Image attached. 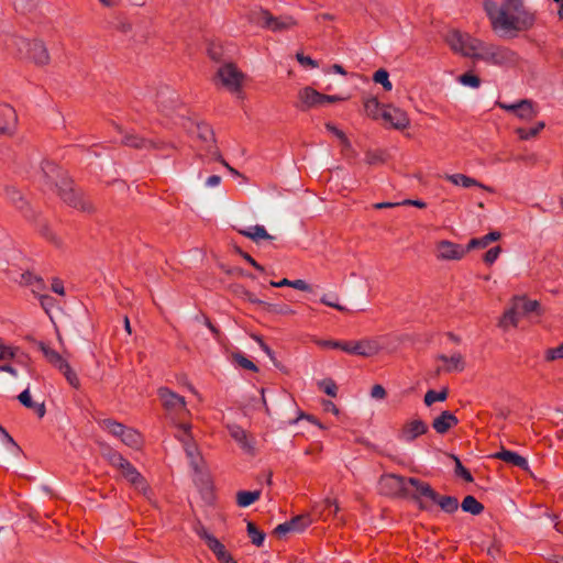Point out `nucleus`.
Returning a JSON list of instances; mask_svg holds the SVG:
<instances>
[{
  "label": "nucleus",
  "mask_w": 563,
  "mask_h": 563,
  "mask_svg": "<svg viewBox=\"0 0 563 563\" xmlns=\"http://www.w3.org/2000/svg\"><path fill=\"white\" fill-rule=\"evenodd\" d=\"M42 172L45 177V184L49 188H55L58 197L67 206L88 214L97 211L93 202L80 189L75 187L74 181L62 167L46 161L42 164Z\"/></svg>",
  "instance_id": "obj_1"
},
{
  "label": "nucleus",
  "mask_w": 563,
  "mask_h": 563,
  "mask_svg": "<svg viewBox=\"0 0 563 563\" xmlns=\"http://www.w3.org/2000/svg\"><path fill=\"white\" fill-rule=\"evenodd\" d=\"M423 483V481L416 477L386 473L379 477L378 489L384 496L401 499L410 498L418 504L420 510H430V505L420 498V486Z\"/></svg>",
  "instance_id": "obj_2"
},
{
  "label": "nucleus",
  "mask_w": 563,
  "mask_h": 563,
  "mask_svg": "<svg viewBox=\"0 0 563 563\" xmlns=\"http://www.w3.org/2000/svg\"><path fill=\"white\" fill-rule=\"evenodd\" d=\"M104 457L137 492L150 497L152 490L147 481L120 452L109 449Z\"/></svg>",
  "instance_id": "obj_3"
},
{
  "label": "nucleus",
  "mask_w": 563,
  "mask_h": 563,
  "mask_svg": "<svg viewBox=\"0 0 563 563\" xmlns=\"http://www.w3.org/2000/svg\"><path fill=\"white\" fill-rule=\"evenodd\" d=\"M536 23V14L533 12H521V14L510 13L505 8H500L497 16L493 19V27H500L506 31H528Z\"/></svg>",
  "instance_id": "obj_4"
},
{
  "label": "nucleus",
  "mask_w": 563,
  "mask_h": 563,
  "mask_svg": "<svg viewBox=\"0 0 563 563\" xmlns=\"http://www.w3.org/2000/svg\"><path fill=\"white\" fill-rule=\"evenodd\" d=\"M475 58L493 65L506 66L515 64L517 62L518 55L509 47L495 44H484L481 42Z\"/></svg>",
  "instance_id": "obj_5"
},
{
  "label": "nucleus",
  "mask_w": 563,
  "mask_h": 563,
  "mask_svg": "<svg viewBox=\"0 0 563 563\" xmlns=\"http://www.w3.org/2000/svg\"><path fill=\"white\" fill-rule=\"evenodd\" d=\"M37 346L42 351L46 361L64 375V377L71 387L78 389L80 387V380L76 372L73 371V368L70 367L68 361L60 353L49 347L43 341H40L37 343Z\"/></svg>",
  "instance_id": "obj_6"
},
{
  "label": "nucleus",
  "mask_w": 563,
  "mask_h": 563,
  "mask_svg": "<svg viewBox=\"0 0 563 563\" xmlns=\"http://www.w3.org/2000/svg\"><path fill=\"white\" fill-rule=\"evenodd\" d=\"M444 40L453 52L472 58L476 57L481 44L478 40L472 37L467 33H462L459 30H450Z\"/></svg>",
  "instance_id": "obj_7"
},
{
  "label": "nucleus",
  "mask_w": 563,
  "mask_h": 563,
  "mask_svg": "<svg viewBox=\"0 0 563 563\" xmlns=\"http://www.w3.org/2000/svg\"><path fill=\"white\" fill-rule=\"evenodd\" d=\"M244 74L234 63H223L217 70L214 80L232 93H240L244 80Z\"/></svg>",
  "instance_id": "obj_8"
},
{
  "label": "nucleus",
  "mask_w": 563,
  "mask_h": 563,
  "mask_svg": "<svg viewBox=\"0 0 563 563\" xmlns=\"http://www.w3.org/2000/svg\"><path fill=\"white\" fill-rule=\"evenodd\" d=\"M379 336L365 338L358 341H343L342 351L356 356L372 357L377 355L383 345Z\"/></svg>",
  "instance_id": "obj_9"
},
{
  "label": "nucleus",
  "mask_w": 563,
  "mask_h": 563,
  "mask_svg": "<svg viewBox=\"0 0 563 563\" xmlns=\"http://www.w3.org/2000/svg\"><path fill=\"white\" fill-rule=\"evenodd\" d=\"M4 200L14 207L27 221H35L36 211L32 208L23 192L15 186H5L3 189Z\"/></svg>",
  "instance_id": "obj_10"
},
{
  "label": "nucleus",
  "mask_w": 563,
  "mask_h": 563,
  "mask_svg": "<svg viewBox=\"0 0 563 563\" xmlns=\"http://www.w3.org/2000/svg\"><path fill=\"white\" fill-rule=\"evenodd\" d=\"M420 498L427 501L430 507L432 505H439L441 509L448 514H452L459 508V500L456 497L442 496L438 494L427 482L420 486Z\"/></svg>",
  "instance_id": "obj_11"
},
{
  "label": "nucleus",
  "mask_w": 563,
  "mask_h": 563,
  "mask_svg": "<svg viewBox=\"0 0 563 563\" xmlns=\"http://www.w3.org/2000/svg\"><path fill=\"white\" fill-rule=\"evenodd\" d=\"M258 14L257 23L272 32L287 31L297 25V21L290 15L274 16L266 9H262Z\"/></svg>",
  "instance_id": "obj_12"
},
{
  "label": "nucleus",
  "mask_w": 563,
  "mask_h": 563,
  "mask_svg": "<svg viewBox=\"0 0 563 563\" xmlns=\"http://www.w3.org/2000/svg\"><path fill=\"white\" fill-rule=\"evenodd\" d=\"M158 397L162 401L163 407L170 415L183 416L187 413L185 398L172 391L169 388L161 387L158 389Z\"/></svg>",
  "instance_id": "obj_13"
},
{
  "label": "nucleus",
  "mask_w": 563,
  "mask_h": 563,
  "mask_svg": "<svg viewBox=\"0 0 563 563\" xmlns=\"http://www.w3.org/2000/svg\"><path fill=\"white\" fill-rule=\"evenodd\" d=\"M496 104L500 109L514 113L516 117L523 121H532L538 115V109L536 108L534 102L530 99H522L512 104L497 101Z\"/></svg>",
  "instance_id": "obj_14"
},
{
  "label": "nucleus",
  "mask_w": 563,
  "mask_h": 563,
  "mask_svg": "<svg viewBox=\"0 0 563 563\" xmlns=\"http://www.w3.org/2000/svg\"><path fill=\"white\" fill-rule=\"evenodd\" d=\"M380 120L385 125L396 130H404L410 124L408 114L404 110L393 106H384Z\"/></svg>",
  "instance_id": "obj_15"
},
{
  "label": "nucleus",
  "mask_w": 563,
  "mask_h": 563,
  "mask_svg": "<svg viewBox=\"0 0 563 563\" xmlns=\"http://www.w3.org/2000/svg\"><path fill=\"white\" fill-rule=\"evenodd\" d=\"M27 48L29 57L38 66H45L49 63L51 56L45 43L42 40L34 38L31 41L21 40Z\"/></svg>",
  "instance_id": "obj_16"
},
{
  "label": "nucleus",
  "mask_w": 563,
  "mask_h": 563,
  "mask_svg": "<svg viewBox=\"0 0 563 563\" xmlns=\"http://www.w3.org/2000/svg\"><path fill=\"white\" fill-rule=\"evenodd\" d=\"M437 250L438 258L444 261H460L467 254V250L463 245L448 240L438 242Z\"/></svg>",
  "instance_id": "obj_17"
},
{
  "label": "nucleus",
  "mask_w": 563,
  "mask_h": 563,
  "mask_svg": "<svg viewBox=\"0 0 563 563\" xmlns=\"http://www.w3.org/2000/svg\"><path fill=\"white\" fill-rule=\"evenodd\" d=\"M18 126V114L15 109L8 104H0V134L13 135Z\"/></svg>",
  "instance_id": "obj_18"
},
{
  "label": "nucleus",
  "mask_w": 563,
  "mask_h": 563,
  "mask_svg": "<svg viewBox=\"0 0 563 563\" xmlns=\"http://www.w3.org/2000/svg\"><path fill=\"white\" fill-rule=\"evenodd\" d=\"M122 144L135 150H164L166 148V143L162 141H154L144 139L134 133H126L122 139Z\"/></svg>",
  "instance_id": "obj_19"
},
{
  "label": "nucleus",
  "mask_w": 563,
  "mask_h": 563,
  "mask_svg": "<svg viewBox=\"0 0 563 563\" xmlns=\"http://www.w3.org/2000/svg\"><path fill=\"white\" fill-rule=\"evenodd\" d=\"M228 431L230 437L240 445V448L249 453L254 454V438L242 427L238 424H228Z\"/></svg>",
  "instance_id": "obj_20"
},
{
  "label": "nucleus",
  "mask_w": 563,
  "mask_h": 563,
  "mask_svg": "<svg viewBox=\"0 0 563 563\" xmlns=\"http://www.w3.org/2000/svg\"><path fill=\"white\" fill-rule=\"evenodd\" d=\"M428 432V426L420 419L406 422L399 433V438L406 442H412L418 437Z\"/></svg>",
  "instance_id": "obj_21"
},
{
  "label": "nucleus",
  "mask_w": 563,
  "mask_h": 563,
  "mask_svg": "<svg viewBox=\"0 0 563 563\" xmlns=\"http://www.w3.org/2000/svg\"><path fill=\"white\" fill-rule=\"evenodd\" d=\"M457 424V417L453 412L448 410L442 411L432 421V428L439 434L448 433L452 428L456 427Z\"/></svg>",
  "instance_id": "obj_22"
},
{
  "label": "nucleus",
  "mask_w": 563,
  "mask_h": 563,
  "mask_svg": "<svg viewBox=\"0 0 563 563\" xmlns=\"http://www.w3.org/2000/svg\"><path fill=\"white\" fill-rule=\"evenodd\" d=\"M298 98L300 100V104L297 107L300 110H307L309 108L322 104V98L324 97L323 93L317 91L316 89L311 87H305L299 91Z\"/></svg>",
  "instance_id": "obj_23"
},
{
  "label": "nucleus",
  "mask_w": 563,
  "mask_h": 563,
  "mask_svg": "<svg viewBox=\"0 0 563 563\" xmlns=\"http://www.w3.org/2000/svg\"><path fill=\"white\" fill-rule=\"evenodd\" d=\"M494 457L500 460L507 464L517 466L523 471L529 470V464L526 457L521 456L517 452L501 449L499 452L494 454Z\"/></svg>",
  "instance_id": "obj_24"
},
{
  "label": "nucleus",
  "mask_w": 563,
  "mask_h": 563,
  "mask_svg": "<svg viewBox=\"0 0 563 563\" xmlns=\"http://www.w3.org/2000/svg\"><path fill=\"white\" fill-rule=\"evenodd\" d=\"M519 323V305L514 303L511 308L505 310L498 321V327L507 331L509 327L516 328Z\"/></svg>",
  "instance_id": "obj_25"
},
{
  "label": "nucleus",
  "mask_w": 563,
  "mask_h": 563,
  "mask_svg": "<svg viewBox=\"0 0 563 563\" xmlns=\"http://www.w3.org/2000/svg\"><path fill=\"white\" fill-rule=\"evenodd\" d=\"M446 179L450 183H452L453 185H455V186H461V187H464V188L479 187V188H483L485 190L490 191V188H488L487 186L481 184L475 178H472V177H470L467 175H464V174L448 175Z\"/></svg>",
  "instance_id": "obj_26"
},
{
  "label": "nucleus",
  "mask_w": 563,
  "mask_h": 563,
  "mask_svg": "<svg viewBox=\"0 0 563 563\" xmlns=\"http://www.w3.org/2000/svg\"><path fill=\"white\" fill-rule=\"evenodd\" d=\"M120 440L128 446L134 449V450H139L142 448L143 445V437L142 434L133 429V428H130V427H125V429L123 430L122 432V435L120 438Z\"/></svg>",
  "instance_id": "obj_27"
},
{
  "label": "nucleus",
  "mask_w": 563,
  "mask_h": 563,
  "mask_svg": "<svg viewBox=\"0 0 563 563\" xmlns=\"http://www.w3.org/2000/svg\"><path fill=\"white\" fill-rule=\"evenodd\" d=\"M21 284L30 286L34 295H40L43 290L46 289L44 279L30 272H25L21 275Z\"/></svg>",
  "instance_id": "obj_28"
},
{
  "label": "nucleus",
  "mask_w": 563,
  "mask_h": 563,
  "mask_svg": "<svg viewBox=\"0 0 563 563\" xmlns=\"http://www.w3.org/2000/svg\"><path fill=\"white\" fill-rule=\"evenodd\" d=\"M514 303L519 305V312H521L523 314H529V313L534 312L538 316H541L543 313L541 310V305L538 300H531V299H528L527 297L522 296V297H515Z\"/></svg>",
  "instance_id": "obj_29"
},
{
  "label": "nucleus",
  "mask_w": 563,
  "mask_h": 563,
  "mask_svg": "<svg viewBox=\"0 0 563 563\" xmlns=\"http://www.w3.org/2000/svg\"><path fill=\"white\" fill-rule=\"evenodd\" d=\"M438 360L448 364L444 367V371L448 373L453 372V371L462 372L465 367L463 356L460 353H455L452 356H446L444 354H440L438 356Z\"/></svg>",
  "instance_id": "obj_30"
},
{
  "label": "nucleus",
  "mask_w": 563,
  "mask_h": 563,
  "mask_svg": "<svg viewBox=\"0 0 563 563\" xmlns=\"http://www.w3.org/2000/svg\"><path fill=\"white\" fill-rule=\"evenodd\" d=\"M19 401L26 408L33 409L38 418H43L46 409L44 404H36L32 400L29 389L23 390L18 396Z\"/></svg>",
  "instance_id": "obj_31"
},
{
  "label": "nucleus",
  "mask_w": 563,
  "mask_h": 563,
  "mask_svg": "<svg viewBox=\"0 0 563 563\" xmlns=\"http://www.w3.org/2000/svg\"><path fill=\"white\" fill-rule=\"evenodd\" d=\"M197 533L206 542L207 547L214 553V555L225 548L214 536L209 533L206 528L200 527L197 529Z\"/></svg>",
  "instance_id": "obj_32"
},
{
  "label": "nucleus",
  "mask_w": 563,
  "mask_h": 563,
  "mask_svg": "<svg viewBox=\"0 0 563 563\" xmlns=\"http://www.w3.org/2000/svg\"><path fill=\"white\" fill-rule=\"evenodd\" d=\"M239 233L243 236H246L255 242L261 239L272 240L273 236L267 233L266 229L263 225L256 224L247 230H239Z\"/></svg>",
  "instance_id": "obj_33"
},
{
  "label": "nucleus",
  "mask_w": 563,
  "mask_h": 563,
  "mask_svg": "<svg viewBox=\"0 0 563 563\" xmlns=\"http://www.w3.org/2000/svg\"><path fill=\"white\" fill-rule=\"evenodd\" d=\"M261 497V490H240L236 493V504L240 507H249Z\"/></svg>",
  "instance_id": "obj_34"
},
{
  "label": "nucleus",
  "mask_w": 563,
  "mask_h": 563,
  "mask_svg": "<svg viewBox=\"0 0 563 563\" xmlns=\"http://www.w3.org/2000/svg\"><path fill=\"white\" fill-rule=\"evenodd\" d=\"M364 109L369 118L380 120L384 106L379 103L377 98H368L364 101Z\"/></svg>",
  "instance_id": "obj_35"
},
{
  "label": "nucleus",
  "mask_w": 563,
  "mask_h": 563,
  "mask_svg": "<svg viewBox=\"0 0 563 563\" xmlns=\"http://www.w3.org/2000/svg\"><path fill=\"white\" fill-rule=\"evenodd\" d=\"M461 507L463 511L470 512L475 516L482 514L484 510V505L472 495H467L464 497Z\"/></svg>",
  "instance_id": "obj_36"
},
{
  "label": "nucleus",
  "mask_w": 563,
  "mask_h": 563,
  "mask_svg": "<svg viewBox=\"0 0 563 563\" xmlns=\"http://www.w3.org/2000/svg\"><path fill=\"white\" fill-rule=\"evenodd\" d=\"M545 123L543 121L538 122L534 126L526 129V128H517L515 133L522 141H527L533 139L539 135V133L544 129Z\"/></svg>",
  "instance_id": "obj_37"
},
{
  "label": "nucleus",
  "mask_w": 563,
  "mask_h": 563,
  "mask_svg": "<svg viewBox=\"0 0 563 563\" xmlns=\"http://www.w3.org/2000/svg\"><path fill=\"white\" fill-rule=\"evenodd\" d=\"M312 523L310 514H301L292 517L289 520V525L292 526L294 532H301Z\"/></svg>",
  "instance_id": "obj_38"
},
{
  "label": "nucleus",
  "mask_w": 563,
  "mask_h": 563,
  "mask_svg": "<svg viewBox=\"0 0 563 563\" xmlns=\"http://www.w3.org/2000/svg\"><path fill=\"white\" fill-rule=\"evenodd\" d=\"M449 397V389L446 387L442 388L441 390L437 391L433 389H429L424 395V404L426 406L430 407L435 401H444Z\"/></svg>",
  "instance_id": "obj_39"
},
{
  "label": "nucleus",
  "mask_w": 563,
  "mask_h": 563,
  "mask_svg": "<svg viewBox=\"0 0 563 563\" xmlns=\"http://www.w3.org/2000/svg\"><path fill=\"white\" fill-rule=\"evenodd\" d=\"M208 56L216 63H228L225 60V53L221 43L211 42L208 46Z\"/></svg>",
  "instance_id": "obj_40"
},
{
  "label": "nucleus",
  "mask_w": 563,
  "mask_h": 563,
  "mask_svg": "<svg viewBox=\"0 0 563 563\" xmlns=\"http://www.w3.org/2000/svg\"><path fill=\"white\" fill-rule=\"evenodd\" d=\"M102 429L107 430L109 433L117 438H121L123 430L126 426L113 420V419H103L100 422Z\"/></svg>",
  "instance_id": "obj_41"
},
{
  "label": "nucleus",
  "mask_w": 563,
  "mask_h": 563,
  "mask_svg": "<svg viewBox=\"0 0 563 563\" xmlns=\"http://www.w3.org/2000/svg\"><path fill=\"white\" fill-rule=\"evenodd\" d=\"M247 534L252 541V543L256 547L263 545V542L265 540V533L261 531L256 525L252 521L247 522L246 526Z\"/></svg>",
  "instance_id": "obj_42"
},
{
  "label": "nucleus",
  "mask_w": 563,
  "mask_h": 563,
  "mask_svg": "<svg viewBox=\"0 0 563 563\" xmlns=\"http://www.w3.org/2000/svg\"><path fill=\"white\" fill-rule=\"evenodd\" d=\"M232 360L236 365H239L240 367H242L244 369H247V371H251L254 373L258 372V367L251 360H249L244 354H242L240 352L233 353Z\"/></svg>",
  "instance_id": "obj_43"
},
{
  "label": "nucleus",
  "mask_w": 563,
  "mask_h": 563,
  "mask_svg": "<svg viewBox=\"0 0 563 563\" xmlns=\"http://www.w3.org/2000/svg\"><path fill=\"white\" fill-rule=\"evenodd\" d=\"M373 79L375 82L380 84L386 91L393 89V84L389 80V74L386 69L380 68L374 73Z\"/></svg>",
  "instance_id": "obj_44"
},
{
  "label": "nucleus",
  "mask_w": 563,
  "mask_h": 563,
  "mask_svg": "<svg viewBox=\"0 0 563 563\" xmlns=\"http://www.w3.org/2000/svg\"><path fill=\"white\" fill-rule=\"evenodd\" d=\"M451 456H452V459L455 462V468H454L455 475L461 477V478H463L467 483L474 482L473 475L471 474V472L467 468H465L463 466V464L460 461V459L457 456H455V455H451Z\"/></svg>",
  "instance_id": "obj_45"
},
{
  "label": "nucleus",
  "mask_w": 563,
  "mask_h": 563,
  "mask_svg": "<svg viewBox=\"0 0 563 563\" xmlns=\"http://www.w3.org/2000/svg\"><path fill=\"white\" fill-rule=\"evenodd\" d=\"M459 81L464 86H470L472 88H478L481 85V79L477 75L472 71H466L459 77Z\"/></svg>",
  "instance_id": "obj_46"
},
{
  "label": "nucleus",
  "mask_w": 563,
  "mask_h": 563,
  "mask_svg": "<svg viewBox=\"0 0 563 563\" xmlns=\"http://www.w3.org/2000/svg\"><path fill=\"white\" fill-rule=\"evenodd\" d=\"M501 8H505L510 13L521 14V12H529L522 0H506Z\"/></svg>",
  "instance_id": "obj_47"
},
{
  "label": "nucleus",
  "mask_w": 563,
  "mask_h": 563,
  "mask_svg": "<svg viewBox=\"0 0 563 563\" xmlns=\"http://www.w3.org/2000/svg\"><path fill=\"white\" fill-rule=\"evenodd\" d=\"M319 388L330 397H336L338 386L331 378H325L319 382Z\"/></svg>",
  "instance_id": "obj_48"
},
{
  "label": "nucleus",
  "mask_w": 563,
  "mask_h": 563,
  "mask_svg": "<svg viewBox=\"0 0 563 563\" xmlns=\"http://www.w3.org/2000/svg\"><path fill=\"white\" fill-rule=\"evenodd\" d=\"M264 310L272 312V313H277V314H295V310H292L287 305H273V303L266 302Z\"/></svg>",
  "instance_id": "obj_49"
},
{
  "label": "nucleus",
  "mask_w": 563,
  "mask_h": 563,
  "mask_svg": "<svg viewBox=\"0 0 563 563\" xmlns=\"http://www.w3.org/2000/svg\"><path fill=\"white\" fill-rule=\"evenodd\" d=\"M563 358V343L558 345L556 347H550L544 352L545 362H553L556 360Z\"/></svg>",
  "instance_id": "obj_50"
},
{
  "label": "nucleus",
  "mask_w": 563,
  "mask_h": 563,
  "mask_svg": "<svg viewBox=\"0 0 563 563\" xmlns=\"http://www.w3.org/2000/svg\"><path fill=\"white\" fill-rule=\"evenodd\" d=\"M325 128H327L328 131L333 133L341 141V144L344 147H346V148L351 147V142H350V140L347 139V136L345 135V133L343 131L338 129L332 123H325Z\"/></svg>",
  "instance_id": "obj_51"
},
{
  "label": "nucleus",
  "mask_w": 563,
  "mask_h": 563,
  "mask_svg": "<svg viewBox=\"0 0 563 563\" xmlns=\"http://www.w3.org/2000/svg\"><path fill=\"white\" fill-rule=\"evenodd\" d=\"M365 162L368 165L382 164L385 162L383 151H367L365 153Z\"/></svg>",
  "instance_id": "obj_52"
},
{
  "label": "nucleus",
  "mask_w": 563,
  "mask_h": 563,
  "mask_svg": "<svg viewBox=\"0 0 563 563\" xmlns=\"http://www.w3.org/2000/svg\"><path fill=\"white\" fill-rule=\"evenodd\" d=\"M501 247L499 245L497 246H494L492 249H489L484 255H483V261L486 265L490 266L493 265L498 256L500 255L501 253Z\"/></svg>",
  "instance_id": "obj_53"
},
{
  "label": "nucleus",
  "mask_w": 563,
  "mask_h": 563,
  "mask_svg": "<svg viewBox=\"0 0 563 563\" xmlns=\"http://www.w3.org/2000/svg\"><path fill=\"white\" fill-rule=\"evenodd\" d=\"M235 252L249 264H251L256 271L261 273L264 272V267L260 263H257L249 253L244 252L241 247L235 246Z\"/></svg>",
  "instance_id": "obj_54"
},
{
  "label": "nucleus",
  "mask_w": 563,
  "mask_h": 563,
  "mask_svg": "<svg viewBox=\"0 0 563 563\" xmlns=\"http://www.w3.org/2000/svg\"><path fill=\"white\" fill-rule=\"evenodd\" d=\"M489 244L487 243L485 236H481V238H473L470 240V242L467 243V245L465 246V250H467V253L472 250H475V249H485L487 247Z\"/></svg>",
  "instance_id": "obj_55"
},
{
  "label": "nucleus",
  "mask_w": 563,
  "mask_h": 563,
  "mask_svg": "<svg viewBox=\"0 0 563 563\" xmlns=\"http://www.w3.org/2000/svg\"><path fill=\"white\" fill-rule=\"evenodd\" d=\"M38 232L42 236H44L46 240L51 241L54 244H58V240L56 235L53 233L51 228L46 223H42L38 228Z\"/></svg>",
  "instance_id": "obj_56"
},
{
  "label": "nucleus",
  "mask_w": 563,
  "mask_h": 563,
  "mask_svg": "<svg viewBox=\"0 0 563 563\" xmlns=\"http://www.w3.org/2000/svg\"><path fill=\"white\" fill-rule=\"evenodd\" d=\"M37 296L40 303L45 311H48L54 306L55 300L52 296L46 294H40Z\"/></svg>",
  "instance_id": "obj_57"
},
{
  "label": "nucleus",
  "mask_w": 563,
  "mask_h": 563,
  "mask_svg": "<svg viewBox=\"0 0 563 563\" xmlns=\"http://www.w3.org/2000/svg\"><path fill=\"white\" fill-rule=\"evenodd\" d=\"M288 532H294V528L289 525V521L280 523L274 529V534L279 538Z\"/></svg>",
  "instance_id": "obj_58"
},
{
  "label": "nucleus",
  "mask_w": 563,
  "mask_h": 563,
  "mask_svg": "<svg viewBox=\"0 0 563 563\" xmlns=\"http://www.w3.org/2000/svg\"><path fill=\"white\" fill-rule=\"evenodd\" d=\"M296 58L302 66H308L311 68L318 67V63L314 59L303 55L302 53H297Z\"/></svg>",
  "instance_id": "obj_59"
},
{
  "label": "nucleus",
  "mask_w": 563,
  "mask_h": 563,
  "mask_svg": "<svg viewBox=\"0 0 563 563\" xmlns=\"http://www.w3.org/2000/svg\"><path fill=\"white\" fill-rule=\"evenodd\" d=\"M387 393H386V389L379 385V384H375L373 387H372V390H371V396L375 399H384L386 397Z\"/></svg>",
  "instance_id": "obj_60"
},
{
  "label": "nucleus",
  "mask_w": 563,
  "mask_h": 563,
  "mask_svg": "<svg viewBox=\"0 0 563 563\" xmlns=\"http://www.w3.org/2000/svg\"><path fill=\"white\" fill-rule=\"evenodd\" d=\"M15 356V352L12 347L0 346V361L12 360Z\"/></svg>",
  "instance_id": "obj_61"
},
{
  "label": "nucleus",
  "mask_w": 563,
  "mask_h": 563,
  "mask_svg": "<svg viewBox=\"0 0 563 563\" xmlns=\"http://www.w3.org/2000/svg\"><path fill=\"white\" fill-rule=\"evenodd\" d=\"M291 287L301 291H311V286L303 279L291 280Z\"/></svg>",
  "instance_id": "obj_62"
},
{
  "label": "nucleus",
  "mask_w": 563,
  "mask_h": 563,
  "mask_svg": "<svg viewBox=\"0 0 563 563\" xmlns=\"http://www.w3.org/2000/svg\"><path fill=\"white\" fill-rule=\"evenodd\" d=\"M52 290L55 292V294H58L60 296H64L65 295V288H64V283L59 279V278H54L52 280V286H51Z\"/></svg>",
  "instance_id": "obj_63"
},
{
  "label": "nucleus",
  "mask_w": 563,
  "mask_h": 563,
  "mask_svg": "<svg viewBox=\"0 0 563 563\" xmlns=\"http://www.w3.org/2000/svg\"><path fill=\"white\" fill-rule=\"evenodd\" d=\"M322 407H323V410L327 412H332L335 416L339 415V408L331 400H322Z\"/></svg>",
  "instance_id": "obj_64"
}]
</instances>
